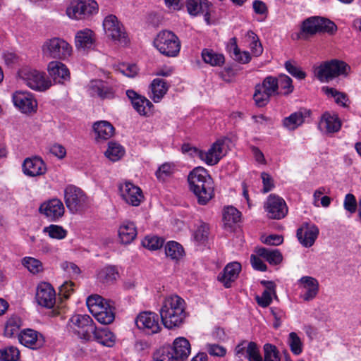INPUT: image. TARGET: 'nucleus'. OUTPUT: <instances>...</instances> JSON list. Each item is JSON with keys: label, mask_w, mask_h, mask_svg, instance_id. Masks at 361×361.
Wrapping results in <instances>:
<instances>
[{"label": "nucleus", "mask_w": 361, "mask_h": 361, "mask_svg": "<svg viewBox=\"0 0 361 361\" xmlns=\"http://www.w3.org/2000/svg\"><path fill=\"white\" fill-rule=\"evenodd\" d=\"M188 180L190 190L197 197L198 204H207L214 195V181L208 171L202 166L190 172Z\"/></svg>", "instance_id": "obj_1"}, {"label": "nucleus", "mask_w": 361, "mask_h": 361, "mask_svg": "<svg viewBox=\"0 0 361 361\" xmlns=\"http://www.w3.org/2000/svg\"><path fill=\"white\" fill-rule=\"evenodd\" d=\"M159 314L166 328L179 327L186 317L185 300L178 295L166 296L162 302Z\"/></svg>", "instance_id": "obj_2"}, {"label": "nucleus", "mask_w": 361, "mask_h": 361, "mask_svg": "<svg viewBox=\"0 0 361 361\" xmlns=\"http://www.w3.org/2000/svg\"><path fill=\"white\" fill-rule=\"evenodd\" d=\"M189 341L184 337L174 340L172 345L164 346L154 354V361H184L190 354Z\"/></svg>", "instance_id": "obj_3"}, {"label": "nucleus", "mask_w": 361, "mask_h": 361, "mask_svg": "<svg viewBox=\"0 0 361 361\" xmlns=\"http://www.w3.org/2000/svg\"><path fill=\"white\" fill-rule=\"evenodd\" d=\"M153 45L162 55L167 57H176L180 52L181 42L178 37L172 31H160L154 39Z\"/></svg>", "instance_id": "obj_4"}, {"label": "nucleus", "mask_w": 361, "mask_h": 361, "mask_svg": "<svg viewBox=\"0 0 361 361\" xmlns=\"http://www.w3.org/2000/svg\"><path fill=\"white\" fill-rule=\"evenodd\" d=\"M336 31L337 26L333 21L320 16L307 18L303 20L300 27V35L303 38L321 32L333 35Z\"/></svg>", "instance_id": "obj_5"}, {"label": "nucleus", "mask_w": 361, "mask_h": 361, "mask_svg": "<svg viewBox=\"0 0 361 361\" xmlns=\"http://www.w3.org/2000/svg\"><path fill=\"white\" fill-rule=\"evenodd\" d=\"M350 66L344 61L333 59L314 68V75L322 82H329L339 75H346Z\"/></svg>", "instance_id": "obj_6"}, {"label": "nucleus", "mask_w": 361, "mask_h": 361, "mask_svg": "<svg viewBox=\"0 0 361 361\" xmlns=\"http://www.w3.org/2000/svg\"><path fill=\"white\" fill-rule=\"evenodd\" d=\"M68 328L80 339L89 341L92 340V333L95 331V324L87 314H75L70 318Z\"/></svg>", "instance_id": "obj_7"}, {"label": "nucleus", "mask_w": 361, "mask_h": 361, "mask_svg": "<svg viewBox=\"0 0 361 361\" xmlns=\"http://www.w3.org/2000/svg\"><path fill=\"white\" fill-rule=\"evenodd\" d=\"M278 94L279 90L277 78L267 76L262 83L255 85L253 99L258 107H264L269 102L271 97Z\"/></svg>", "instance_id": "obj_8"}, {"label": "nucleus", "mask_w": 361, "mask_h": 361, "mask_svg": "<svg viewBox=\"0 0 361 361\" xmlns=\"http://www.w3.org/2000/svg\"><path fill=\"white\" fill-rule=\"evenodd\" d=\"M117 90L118 85L113 80H92L87 86L89 95L101 100L114 99Z\"/></svg>", "instance_id": "obj_9"}, {"label": "nucleus", "mask_w": 361, "mask_h": 361, "mask_svg": "<svg viewBox=\"0 0 361 361\" xmlns=\"http://www.w3.org/2000/svg\"><path fill=\"white\" fill-rule=\"evenodd\" d=\"M42 51L47 57L65 60L71 56L72 47L63 39L53 37L44 42L42 45Z\"/></svg>", "instance_id": "obj_10"}, {"label": "nucleus", "mask_w": 361, "mask_h": 361, "mask_svg": "<svg viewBox=\"0 0 361 361\" xmlns=\"http://www.w3.org/2000/svg\"><path fill=\"white\" fill-rule=\"evenodd\" d=\"M103 27L108 38L123 45L128 44L127 33L123 25L116 16H107L103 21Z\"/></svg>", "instance_id": "obj_11"}, {"label": "nucleus", "mask_w": 361, "mask_h": 361, "mask_svg": "<svg viewBox=\"0 0 361 361\" xmlns=\"http://www.w3.org/2000/svg\"><path fill=\"white\" fill-rule=\"evenodd\" d=\"M98 4L94 0H72L66 14L73 19H82L97 13Z\"/></svg>", "instance_id": "obj_12"}, {"label": "nucleus", "mask_w": 361, "mask_h": 361, "mask_svg": "<svg viewBox=\"0 0 361 361\" xmlns=\"http://www.w3.org/2000/svg\"><path fill=\"white\" fill-rule=\"evenodd\" d=\"M64 200L67 208L73 213L82 211L87 204V197L84 192L74 185H68L64 190Z\"/></svg>", "instance_id": "obj_13"}, {"label": "nucleus", "mask_w": 361, "mask_h": 361, "mask_svg": "<svg viewBox=\"0 0 361 361\" xmlns=\"http://www.w3.org/2000/svg\"><path fill=\"white\" fill-rule=\"evenodd\" d=\"M19 76L27 86L35 90L44 91L51 86L50 81L45 78L44 74L35 69L22 68L19 71Z\"/></svg>", "instance_id": "obj_14"}, {"label": "nucleus", "mask_w": 361, "mask_h": 361, "mask_svg": "<svg viewBox=\"0 0 361 361\" xmlns=\"http://www.w3.org/2000/svg\"><path fill=\"white\" fill-rule=\"evenodd\" d=\"M135 322L139 329L145 331L148 334H157L161 329L158 315L155 312H141L135 318Z\"/></svg>", "instance_id": "obj_15"}, {"label": "nucleus", "mask_w": 361, "mask_h": 361, "mask_svg": "<svg viewBox=\"0 0 361 361\" xmlns=\"http://www.w3.org/2000/svg\"><path fill=\"white\" fill-rule=\"evenodd\" d=\"M264 207L269 218L273 219H281L288 213V207L284 200L273 194L268 197Z\"/></svg>", "instance_id": "obj_16"}, {"label": "nucleus", "mask_w": 361, "mask_h": 361, "mask_svg": "<svg viewBox=\"0 0 361 361\" xmlns=\"http://www.w3.org/2000/svg\"><path fill=\"white\" fill-rule=\"evenodd\" d=\"M18 340L22 345L32 350L39 349L45 343L44 336L32 329L21 331L18 334Z\"/></svg>", "instance_id": "obj_17"}, {"label": "nucleus", "mask_w": 361, "mask_h": 361, "mask_svg": "<svg viewBox=\"0 0 361 361\" xmlns=\"http://www.w3.org/2000/svg\"><path fill=\"white\" fill-rule=\"evenodd\" d=\"M36 300L39 305L48 309H51L54 306L56 292L51 284L44 282L38 285Z\"/></svg>", "instance_id": "obj_18"}, {"label": "nucleus", "mask_w": 361, "mask_h": 361, "mask_svg": "<svg viewBox=\"0 0 361 361\" xmlns=\"http://www.w3.org/2000/svg\"><path fill=\"white\" fill-rule=\"evenodd\" d=\"M41 214L45 215L50 221H57L64 214L63 202L57 198L51 199L42 203L39 207Z\"/></svg>", "instance_id": "obj_19"}, {"label": "nucleus", "mask_w": 361, "mask_h": 361, "mask_svg": "<svg viewBox=\"0 0 361 361\" xmlns=\"http://www.w3.org/2000/svg\"><path fill=\"white\" fill-rule=\"evenodd\" d=\"M224 141L216 140L207 151L200 150L198 157L207 164L213 166L216 164L224 157Z\"/></svg>", "instance_id": "obj_20"}, {"label": "nucleus", "mask_w": 361, "mask_h": 361, "mask_svg": "<svg viewBox=\"0 0 361 361\" xmlns=\"http://www.w3.org/2000/svg\"><path fill=\"white\" fill-rule=\"evenodd\" d=\"M14 105L23 113L35 111L37 107V101L32 94L27 92L17 91L13 94Z\"/></svg>", "instance_id": "obj_21"}, {"label": "nucleus", "mask_w": 361, "mask_h": 361, "mask_svg": "<svg viewBox=\"0 0 361 361\" xmlns=\"http://www.w3.org/2000/svg\"><path fill=\"white\" fill-rule=\"evenodd\" d=\"M23 173L30 177L39 176L47 172V166L39 157L26 158L23 164Z\"/></svg>", "instance_id": "obj_22"}, {"label": "nucleus", "mask_w": 361, "mask_h": 361, "mask_svg": "<svg viewBox=\"0 0 361 361\" xmlns=\"http://www.w3.org/2000/svg\"><path fill=\"white\" fill-rule=\"evenodd\" d=\"M123 199L132 206H138L143 200L141 189L130 182H126L119 188Z\"/></svg>", "instance_id": "obj_23"}, {"label": "nucleus", "mask_w": 361, "mask_h": 361, "mask_svg": "<svg viewBox=\"0 0 361 361\" xmlns=\"http://www.w3.org/2000/svg\"><path fill=\"white\" fill-rule=\"evenodd\" d=\"M318 235L317 226L308 223H305L302 227L298 228L296 233L299 242L305 247L312 246Z\"/></svg>", "instance_id": "obj_24"}, {"label": "nucleus", "mask_w": 361, "mask_h": 361, "mask_svg": "<svg viewBox=\"0 0 361 361\" xmlns=\"http://www.w3.org/2000/svg\"><path fill=\"white\" fill-rule=\"evenodd\" d=\"M212 7V4L208 0H188L186 1V8L188 13L194 16L200 13H203L207 24L210 23V11Z\"/></svg>", "instance_id": "obj_25"}, {"label": "nucleus", "mask_w": 361, "mask_h": 361, "mask_svg": "<svg viewBox=\"0 0 361 361\" xmlns=\"http://www.w3.org/2000/svg\"><path fill=\"white\" fill-rule=\"evenodd\" d=\"M48 72L55 82L63 83L69 80L70 72L67 66L59 61H51L48 64Z\"/></svg>", "instance_id": "obj_26"}, {"label": "nucleus", "mask_w": 361, "mask_h": 361, "mask_svg": "<svg viewBox=\"0 0 361 361\" xmlns=\"http://www.w3.org/2000/svg\"><path fill=\"white\" fill-rule=\"evenodd\" d=\"M126 95L130 99L133 108L140 115L146 116L153 107L152 102L146 97L140 96L133 90L126 91Z\"/></svg>", "instance_id": "obj_27"}, {"label": "nucleus", "mask_w": 361, "mask_h": 361, "mask_svg": "<svg viewBox=\"0 0 361 361\" xmlns=\"http://www.w3.org/2000/svg\"><path fill=\"white\" fill-rule=\"evenodd\" d=\"M241 271V265L237 262L228 263L224 269L223 272L219 274V281L224 283L226 288L231 286L232 282L238 278Z\"/></svg>", "instance_id": "obj_28"}, {"label": "nucleus", "mask_w": 361, "mask_h": 361, "mask_svg": "<svg viewBox=\"0 0 361 361\" xmlns=\"http://www.w3.org/2000/svg\"><path fill=\"white\" fill-rule=\"evenodd\" d=\"M311 111L307 109H300L285 117L283 121V126L289 130H294L300 126L306 118L310 117Z\"/></svg>", "instance_id": "obj_29"}, {"label": "nucleus", "mask_w": 361, "mask_h": 361, "mask_svg": "<svg viewBox=\"0 0 361 361\" xmlns=\"http://www.w3.org/2000/svg\"><path fill=\"white\" fill-rule=\"evenodd\" d=\"M299 282L302 285L303 288L306 290L305 293L301 296L305 301L313 300L319 292V282L312 276H302Z\"/></svg>", "instance_id": "obj_30"}, {"label": "nucleus", "mask_w": 361, "mask_h": 361, "mask_svg": "<svg viewBox=\"0 0 361 361\" xmlns=\"http://www.w3.org/2000/svg\"><path fill=\"white\" fill-rule=\"evenodd\" d=\"M341 122L337 116H331L329 113H324L319 121V128L326 133H334L339 131Z\"/></svg>", "instance_id": "obj_31"}, {"label": "nucleus", "mask_w": 361, "mask_h": 361, "mask_svg": "<svg viewBox=\"0 0 361 361\" xmlns=\"http://www.w3.org/2000/svg\"><path fill=\"white\" fill-rule=\"evenodd\" d=\"M99 343L106 346L113 347L116 341V335L111 331L108 328H97L92 333V338Z\"/></svg>", "instance_id": "obj_32"}, {"label": "nucleus", "mask_w": 361, "mask_h": 361, "mask_svg": "<svg viewBox=\"0 0 361 361\" xmlns=\"http://www.w3.org/2000/svg\"><path fill=\"white\" fill-rule=\"evenodd\" d=\"M118 238L122 244L131 243L137 236V229L133 222L126 221L118 228Z\"/></svg>", "instance_id": "obj_33"}, {"label": "nucleus", "mask_w": 361, "mask_h": 361, "mask_svg": "<svg viewBox=\"0 0 361 361\" xmlns=\"http://www.w3.org/2000/svg\"><path fill=\"white\" fill-rule=\"evenodd\" d=\"M261 284L265 286L266 289L263 291L262 296L257 295L255 299L257 304L262 307H268L272 302L271 295H276V285L271 281H262Z\"/></svg>", "instance_id": "obj_34"}, {"label": "nucleus", "mask_w": 361, "mask_h": 361, "mask_svg": "<svg viewBox=\"0 0 361 361\" xmlns=\"http://www.w3.org/2000/svg\"><path fill=\"white\" fill-rule=\"evenodd\" d=\"M94 130L97 135V140H106L111 138L115 133L114 127L106 121H100L95 122L93 125Z\"/></svg>", "instance_id": "obj_35"}, {"label": "nucleus", "mask_w": 361, "mask_h": 361, "mask_svg": "<svg viewBox=\"0 0 361 361\" xmlns=\"http://www.w3.org/2000/svg\"><path fill=\"white\" fill-rule=\"evenodd\" d=\"M94 42V33L91 30H80L75 35V47L83 50L92 49Z\"/></svg>", "instance_id": "obj_36"}, {"label": "nucleus", "mask_w": 361, "mask_h": 361, "mask_svg": "<svg viewBox=\"0 0 361 361\" xmlns=\"http://www.w3.org/2000/svg\"><path fill=\"white\" fill-rule=\"evenodd\" d=\"M169 85L164 79L155 78L153 80L150 87L152 90V99L157 103L161 101L169 90Z\"/></svg>", "instance_id": "obj_37"}, {"label": "nucleus", "mask_w": 361, "mask_h": 361, "mask_svg": "<svg viewBox=\"0 0 361 361\" xmlns=\"http://www.w3.org/2000/svg\"><path fill=\"white\" fill-rule=\"evenodd\" d=\"M119 274L115 266L108 265L101 269L97 273V279L99 282L109 284L115 281Z\"/></svg>", "instance_id": "obj_38"}, {"label": "nucleus", "mask_w": 361, "mask_h": 361, "mask_svg": "<svg viewBox=\"0 0 361 361\" xmlns=\"http://www.w3.org/2000/svg\"><path fill=\"white\" fill-rule=\"evenodd\" d=\"M256 253L259 257H263L272 265L280 264L283 259L282 255L278 250L260 247L257 249Z\"/></svg>", "instance_id": "obj_39"}, {"label": "nucleus", "mask_w": 361, "mask_h": 361, "mask_svg": "<svg viewBox=\"0 0 361 361\" xmlns=\"http://www.w3.org/2000/svg\"><path fill=\"white\" fill-rule=\"evenodd\" d=\"M203 61L212 66H221L224 63L225 59L223 54H218L213 50L204 49L202 51Z\"/></svg>", "instance_id": "obj_40"}, {"label": "nucleus", "mask_w": 361, "mask_h": 361, "mask_svg": "<svg viewBox=\"0 0 361 361\" xmlns=\"http://www.w3.org/2000/svg\"><path fill=\"white\" fill-rule=\"evenodd\" d=\"M22 324V321L19 317L13 316L10 317L5 325L4 335L6 337L11 338L18 336L20 334V328Z\"/></svg>", "instance_id": "obj_41"}, {"label": "nucleus", "mask_w": 361, "mask_h": 361, "mask_svg": "<svg viewBox=\"0 0 361 361\" xmlns=\"http://www.w3.org/2000/svg\"><path fill=\"white\" fill-rule=\"evenodd\" d=\"M209 234V225L201 221L192 234L193 240L197 245H204L208 240Z\"/></svg>", "instance_id": "obj_42"}, {"label": "nucleus", "mask_w": 361, "mask_h": 361, "mask_svg": "<svg viewBox=\"0 0 361 361\" xmlns=\"http://www.w3.org/2000/svg\"><path fill=\"white\" fill-rule=\"evenodd\" d=\"M165 253L167 257L172 259L178 260L184 255V250L182 245L175 241H169L165 245Z\"/></svg>", "instance_id": "obj_43"}, {"label": "nucleus", "mask_w": 361, "mask_h": 361, "mask_svg": "<svg viewBox=\"0 0 361 361\" xmlns=\"http://www.w3.org/2000/svg\"><path fill=\"white\" fill-rule=\"evenodd\" d=\"M322 91L328 96L335 99V102L343 107H347V102L349 101L348 95L344 93L336 90L333 87H323Z\"/></svg>", "instance_id": "obj_44"}, {"label": "nucleus", "mask_w": 361, "mask_h": 361, "mask_svg": "<svg viewBox=\"0 0 361 361\" xmlns=\"http://www.w3.org/2000/svg\"><path fill=\"white\" fill-rule=\"evenodd\" d=\"M124 153L125 150L120 144L110 142L105 155L109 160L116 161L124 155Z\"/></svg>", "instance_id": "obj_45"}, {"label": "nucleus", "mask_w": 361, "mask_h": 361, "mask_svg": "<svg viewBox=\"0 0 361 361\" xmlns=\"http://www.w3.org/2000/svg\"><path fill=\"white\" fill-rule=\"evenodd\" d=\"M287 343L293 355H299L302 353L303 343L295 332L289 334Z\"/></svg>", "instance_id": "obj_46"}, {"label": "nucleus", "mask_w": 361, "mask_h": 361, "mask_svg": "<svg viewBox=\"0 0 361 361\" xmlns=\"http://www.w3.org/2000/svg\"><path fill=\"white\" fill-rule=\"evenodd\" d=\"M292 82V79L286 75H279L277 83L279 84V89H281L279 94L288 95L290 94L294 89Z\"/></svg>", "instance_id": "obj_47"}, {"label": "nucleus", "mask_w": 361, "mask_h": 361, "mask_svg": "<svg viewBox=\"0 0 361 361\" xmlns=\"http://www.w3.org/2000/svg\"><path fill=\"white\" fill-rule=\"evenodd\" d=\"M164 243V238L157 235H147L142 241L143 247L149 250H157L160 249Z\"/></svg>", "instance_id": "obj_48"}, {"label": "nucleus", "mask_w": 361, "mask_h": 361, "mask_svg": "<svg viewBox=\"0 0 361 361\" xmlns=\"http://www.w3.org/2000/svg\"><path fill=\"white\" fill-rule=\"evenodd\" d=\"M43 232L47 233L51 238L62 240L67 235V231L62 226L59 225L51 224L43 228Z\"/></svg>", "instance_id": "obj_49"}, {"label": "nucleus", "mask_w": 361, "mask_h": 361, "mask_svg": "<svg viewBox=\"0 0 361 361\" xmlns=\"http://www.w3.org/2000/svg\"><path fill=\"white\" fill-rule=\"evenodd\" d=\"M20 352L15 347L0 349V361H17Z\"/></svg>", "instance_id": "obj_50"}, {"label": "nucleus", "mask_w": 361, "mask_h": 361, "mask_svg": "<svg viewBox=\"0 0 361 361\" xmlns=\"http://www.w3.org/2000/svg\"><path fill=\"white\" fill-rule=\"evenodd\" d=\"M279 352L272 344L266 343L264 345V361H280Z\"/></svg>", "instance_id": "obj_51"}, {"label": "nucleus", "mask_w": 361, "mask_h": 361, "mask_svg": "<svg viewBox=\"0 0 361 361\" xmlns=\"http://www.w3.org/2000/svg\"><path fill=\"white\" fill-rule=\"evenodd\" d=\"M245 357H247L249 361H263L257 345L252 341L247 343Z\"/></svg>", "instance_id": "obj_52"}, {"label": "nucleus", "mask_w": 361, "mask_h": 361, "mask_svg": "<svg viewBox=\"0 0 361 361\" xmlns=\"http://www.w3.org/2000/svg\"><path fill=\"white\" fill-rule=\"evenodd\" d=\"M23 264L33 274L39 273L42 270V264L40 261L38 259L26 257L23 259Z\"/></svg>", "instance_id": "obj_53"}, {"label": "nucleus", "mask_w": 361, "mask_h": 361, "mask_svg": "<svg viewBox=\"0 0 361 361\" xmlns=\"http://www.w3.org/2000/svg\"><path fill=\"white\" fill-rule=\"evenodd\" d=\"M224 219L227 224L237 223L240 220V212L232 206L228 207L224 210Z\"/></svg>", "instance_id": "obj_54"}, {"label": "nucleus", "mask_w": 361, "mask_h": 361, "mask_svg": "<svg viewBox=\"0 0 361 361\" xmlns=\"http://www.w3.org/2000/svg\"><path fill=\"white\" fill-rule=\"evenodd\" d=\"M94 318L102 324H109L112 323L115 319L114 308H107L106 311L98 312Z\"/></svg>", "instance_id": "obj_55"}, {"label": "nucleus", "mask_w": 361, "mask_h": 361, "mask_svg": "<svg viewBox=\"0 0 361 361\" xmlns=\"http://www.w3.org/2000/svg\"><path fill=\"white\" fill-rule=\"evenodd\" d=\"M247 35L252 39L250 45L252 53L255 56H259L263 51V48L257 35L252 31H249Z\"/></svg>", "instance_id": "obj_56"}, {"label": "nucleus", "mask_w": 361, "mask_h": 361, "mask_svg": "<svg viewBox=\"0 0 361 361\" xmlns=\"http://www.w3.org/2000/svg\"><path fill=\"white\" fill-rule=\"evenodd\" d=\"M205 349L211 356L219 357H224L227 352L224 347L219 344L207 343Z\"/></svg>", "instance_id": "obj_57"}, {"label": "nucleus", "mask_w": 361, "mask_h": 361, "mask_svg": "<svg viewBox=\"0 0 361 361\" xmlns=\"http://www.w3.org/2000/svg\"><path fill=\"white\" fill-rule=\"evenodd\" d=\"M285 68L291 75L298 79L302 80L306 76V73L304 71L290 61L285 63Z\"/></svg>", "instance_id": "obj_58"}, {"label": "nucleus", "mask_w": 361, "mask_h": 361, "mask_svg": "<svg viewBox=\"0 0 361 361\" xmlns=\"http://www.w3.org/2000/svg\"><path fill=\"white\" fill-rule=\"evenodd\" d=\"M173 166L167 163L162 164L156 171L157 178L161 181H164L173 173Z\"/></svg>", "instance_id": "obj_59"}, {"label": "nucleus", "mask_w": 361, "mask_h": 361, "mask_svg": "<svg viewBox=\"0 0 361 361\" xmlns=\"http://www.w3.org/2000/svg\"><path fill=\"white\" fill-rule=\"evenodd\" d=\"M343 206L345 210L353 214L356 212L357 209V202L355 196L348 193L345 195Z\"/></svg>", "instance_id": "obj_60"}, {"label": "nucleus", "mask_w": 361, "mask_h": 361, "mask_svg": "<svg viewBox=\"0 0 361 361\" xmlns=\"http://www.w3.org/2000/svg\"><path fill=\"white\" fill-rule=\"evenodd\" d=\"M105 299L99 295H90L86 300L87 306L90 312L94 306H99L100 304H103Z\"/></svg>", "instance_id": "obj_61"}, {"label": "nucleus", "mask_w": 361, "mask_h": 361, "mask_svg": "<svg viewBox=\"0 0 361 361\" xmlns=\"http://www.w3.org/2000/svg\"><path fill=\"white\" fill-rule=\"evenodd\" d=\"M263 183V192L267 193L274 188L273 179L269 174L263 172L261 174Z\"/></svg>", "instance_id": "obj_62"}, {"label": "nucleus", "mask_w": 361, "mask_h": 361, "mask_svg": "<svg viewBox=\"0 0 361 361\" xmlns=\"http://www.w3.org/2000/svg\"><path fill=\"white\" fill-rule=\"evenodd\" d=\"M250 262H251L252 267L256 270L261 271H265L267 269V265L259 257V256L252 255L250 256Z\"/></svg>", "instance_id": "obj_63"}, {"label": "nucleus", "mask_w": 361, "mask_h": 361, "mask_svg": "<svg viewBox=\"0 0 361 361\" xmlns=\"http://www.w3.org/2000/svg\"><path fill=\"white\" fill-rule=\"evenodd\" d=\"M283 241V238L280 235H269L267 236L264 240L263 243L269 245H279Z\"/></svg>", "instance_id": "obj_64"}]
</instances>
